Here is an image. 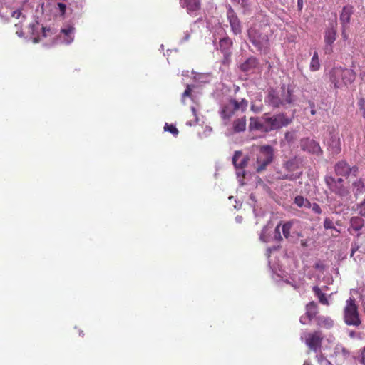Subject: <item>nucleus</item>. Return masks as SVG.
<instances>
[{"instance_id": "nucleus-42", "label": "nucleus", "mask_w": 365, "mask_h": 365, "mask_svg": "<svg viewBox=\"0 0 365 365\" xmlns=\"http://www.w3.org/2000/svg\"><path fill=\"white\" fill-rule=\"evenodd\" d=\"M349 29V27H342L341 26V35L344 40L347 39L348 35L346 34V30Z\"/></svg>"}, {"instance_id": "nucleus-48", "label": "nucleus", "mask_w": 365, "mask_h": 365, "mask_svg": "<svg viewBox=\"0 0 365 365\" xmlns=\"http://www.w3.org/2000/svg\"><path fill=\"white\" fill-rule=\"evenodd\" d=\"M361 362L365 365V347L364 348L362 352H361Z\"/></svg>"}, {"instance_id": "nucleus-13", "label": "nucleus", "mask_w": 365, "mask_h": 365, "mask_svg": "<svg viewBox=\"0 0 365 365\" xmlns=\"http://www.w3.org/2000/svg\"><path fill=\"white\" fill-rule=\"evenodd\" d=\"M248 36L251 43L259 50H262L267 41L266 36H262L256 29H250Z\"/></svg>"}, {"instance_id": "nucleus-14", "label": "nucleus", "mask_w": 365, "mask_h": 365, "mask_svg": "<svg viewBox=\"0 0 365 365\" xmlns=\"http://www.w3.org/2000/svg\"><path fill=\"white\" fill-rule=\"evenodd\" d=\"M328 149L333 155H337L341 152V140L338 133H330L327 142Z\"/></svg>"}, {"instance_id": "nucleus-40", "label": "nucleus", "mask_w": 365, "mask_h": 365, "mask_svg": "<svg viewBox=\"0 0 365 365\" xmlns=\"http://www.w3.org/2000/svg\"><path fill=\"white\" fill-rule=\"evenodd\" d=\"M316 106L319 111V110H327V109H328L327 104L324 103L323 101L320 104H317Z\"/></svg>"}, {"instance_id": "nucleus-3", "label": "nucleus", "mask_w": 365, "mask_h": 365, "mask_svg": "<svg viewBox=\"0 0 365 365\" xmlns=\"http://www.w3.org/2000/svg\"><path fill=\"white\" fill-rule=\"evenodd\" d=\"M281 89L280 93L273 89L270 90L266 98L269 105L273 108H279L294 102L292 91L289 88H286L285 86H282Z\"/></svg>"}, {"instance_id": "nucleus-12", "label": "nucleus", "mask_w": 365, "mask_h": 365, "mask_svg": "<svg viewBox=\"0 0 365 365\" xmlns=\"http://www.w3.org/2000/svg\"><path fill=\"white\" fill-rule=\"evenodd\" d=\"M227 19L229 20L231 30L235 34H240L242 32V25L238 16L235 13L234 10L230 6L227 11Z\"/></svg>"}, {"instance_id": "nucleus-18", "label": "nucleus", "mask_w": 365, "mask_h": 365, "mask_svg": "<svg viewBox=\"0 0 365 365\" xmlns=\"http://www.w3.org/2000/svg\"><path fill=\"white\" fill-rule=\"evenodd\" d=\"M249 128L251 130H260L267 133L264 120L260 121L257 118L255 117L250 118Z\"/></svg>"}, {"instance_id": "nucleus-39", "label": "nucleus", "mask_w": 365, "mask_h": 365, "mask_svg": "<svg viewBox=\"0 0 365 365\" xmlns=\"http://www.w3.org/2000/svg\"><path fill=\"white\" fill-rule=\"evenodd\" d=\"M349 336L351 339H355V338L361 339V334L359 332H356L355 331H350L349 332Z\"/></svg>"}, {"instance_id": "nucleus-8", "label": "nucleus", "mask_w": 365, "mask_h": 365, "mask_svg": "<svg viewBox=\"0 0 365 365\" xmlns=\"http://www.w3.org/2000/svg\"><path fill=\"white\" fill-rule=\"evenodd\" d=\"M337 24L336 23L332 24L329 28H327L324 33V52L327 54H330L333 52V43L336 39L337 36Z\"/></svg>"}, {"instance_id": "nucleus-1", "label": "nucleus", "mask_w": 365, "mask_h": 365, "mask_svg": "<svg viewBox=\"0 0 365 365\" xmlns=\"http://www.w3.org/2000/svg\"><path fill=\"white\" fill-rule=\"evenodd\" d=\"M247 107L248 101L245 98H242L240 101L230 98L227 102L222 105L219 112L224 125H227L230 124L232 118L237 110L245 112Z\"/></svg>"}, {"instance_id": "nucleus-59", "label": "nucleus", "mask_w": 365, "mask_h": 365, "mask_svg": "<svg viewBox=\"0 0 365 365\" xmlns=\"http://www.w3.org/2000/svg\"><path fill=\"white\" fill-rule=\"evenodd\" d=\"M303 365H309L308 364L304 363Z\"/></svg>"}, {"instance_id": "nucleus-21", "label": "nucleus", "mask_w": 365, "mask_h": 365, "mask_svg": "<svg viewBox=\"0 0 365 365\" xmlns=\"http://www.w3.org/2000/svg\"><path fill=\"white\" fill-rule=\"evenodd\" d=\"M317 325L324 329H331L334 326V321L329 317L318 316L316 317Z\"/></svg>"}, {"instance_id": "nucleus-37", "label": "nucleus", "mask_w": 365, "mask_h": 365, "mask_svg": "<svg viewBox=\"0 0 365 365\" xmlns=\"http://www.w3.org/2000/svg\"><path fill=\"white\" fill-rule=\"evenodd\" d=\"M309 107H310V113L312 115H314L316 114H317L319 112L315 103L314 101H309Z\"/></svg>"}, {"instance_id": "nucleus-31", "label": "nucleus", "mask_w": 365, "mask_h": 365, "mask_svg": "<svg viewBox=\"0 0 365 365\" xmlns=\"http://www.w3.org/2000/svg\"><path fill=\"white\" fill-rule=\"evenodd\" d=\"M282 225V223L280 222L274 229V237H273V240L277 242H280L282 241L283 238H282V236L281 235V232H280V225Z\"/></svg>"}, {"instance_id": "nucleus-38", "label": "nucleus", "mask_w": 365, "mask_h": 365, "mask_svg": "<svg viewBox=\"0 0 365 365\" xmlns=\"http://www.w3.org/2000/svg\"><path fill=\"white\" fill-rule=\"evenodd\" d=\"M311 209L315 214L320 215L322 213V209L317 203H312Z\"/></svg>"}, {"instance_id": "nucleus-17", "label": "nucleus", "mask_w": 365, "mask_h": 365, "mask_svg": "<svg viewBox=\"0 0 365 365\" xmlns=\"http://www.w3.org/2000/svg\"><path fill=\"white\" fill-rule=\"evenodd\" d=\"M182 8H185L190 14L199 11L201 9L200 0H180Z\"/></svg>"}, {"instance_id": "nucleus-26", "label": "nucleus", "mask_w": 365, "mask_h": 365, "mask_svg": "<svg viewBox=\"0 0 365 365\" xmlns=\"http://www.w3.org/2000/svg\"><path fill=\"white\" fill-rule=\"evenodd\" d=\"M353 192L354 195H359L363 192L365 185L363 179L359 178L352 183Z\"/></svg>"}, {"instance_id": "nucleus-58", "label": "nucleus", "mask_w": 365, "mask_h": 365, "mask_svg": "<svg viewBox=\"0 0 365 365\" xmlns=\"http://www.w3.org/2000/svg\"><path fill=\"white\" fill-rule=\"evenodd\" d=\"M37 42H38L37 38H34V43H37Z\"/></svg>"}, {"instance_id": "nucleus-36", "label": "nucleus", "mask_w": 365, "mask_h": 365, "mask_svg": "<svg viewBox=\"0 0 365 365\" xmlns=\"http://www.w3.org/2000/svg\"><path fill=\"white\" fill-rule=\"evenodd\" d=\"M324 227L325 229H332L334 228V223L332 222V220L329 218V217H327L324 219Z\"/></svg>"}, {"instance_id": "nucleus-23", "label": "nucleus", "mask_w": 365, "mask_h": 365, "mask_svg": "<svg viewBox=\"0 0 365 365\" xmlns=\"http://www.w3.org/2000/svg\"><path fill=\"white\" fill-rule=\"evenodd\" d=\"M257 64V58L251 57L240 65V69L244 72H248L255 68Z\"/></svg>"}, {"instance_id": "nucleus-50", "label": "nucleus", "mask_w": 365, "mask_h": 365, "mask_svg": "<svg viewBox=\"0 0 365 365\" xmlns=\"http://www.w3.org/2000/svg\"><path fill=\"white\" fill-rule=\"evenodd\" d=\"M42 31H43V36L46 37V36H47V33L46 32H50L51 29H46L45 27H43L42 28Z\"/></svg>"}, {"instance_id": "nucleus-6", "label": "nucleus", "mask_w": 365, "mask_h": 365, "mask_svg": "<svg viewBox=\"0 0 365 365\" xmlns=\"http://www.w3.org/2000/svg\"><path fill=\"white\" fill-rule=\"evenodd\" d=\"M274 158V149L271 145H262L259 148V153L257 155L256 171L260 173L266 169Z\"/></svg>"}, {"instance_id": "nucleus-30", "label": "nucleus", "mask_w": 365, "mask_h": 365, "mask_svg": "<svg viewBox=\"0 0 365 365\" xmlns=\"http://www.w3.org/2000/svg\"><path fill=\"white\" fill-rule=\"evenodd\" d=\"M292 227V223L291 222H287L282 225V230L283 235L285 238H289L290 236V230Z\"/></svg>"}, {"instance_id": "nucleus-19", "label": "nucleus", "mask_w": 365, "mask_h": 365, "mask_svg": "<svg viewBox=\"0 0 365 365\" xmlns=\"http://www.w3.org/2000/svg\"><path fill=\"white\" fill-rule=\"evenodd\" d=\"M232 41L229 37L221 38L219 42L220 49L223 54L229 56V53H232L230 49L232 46Z\"/></svg>"}, {"instance_id": "nucleus-55", "label": "nucleus", "mask_w": 365, "mask_h": 365, "mask_svg": "<svg viewBox=\"0 0 365 365\" xmlns=\"http://www.w3.org/2000/svg\"><path fill=\"white\" fill-rule=\"evenodd\" d=\"M361 81L365 83V71L364 73H361Z\"/></svg>"}, {"instance_id": "nucleus-10", "label": "nucleus", "mask_w": 365, "mask_h": 365, "mask_svg": "<svg viewBox=\"0 0 365 365\" xmlns=\"http://www.w3.org/2000/svg\"><path fill=\"white\" fill-rule=\"evenodd\" d=\"M300 147L304 151L313 155H320L322 153L319 144L314 140L309 138H303L300 140Z\"/></svg>"}, {"instance_id": "nucleus-51", "label": "nucleus", "mask_w": 365, "mask_h": 365, "mask_svg": "<svg viewBox=\"0 0 365 365\" xmlns=\"http://www.w3.org/2000/svg\"><path fill=\"white\" fill-rule=\"evenodd\" d=\"M312 205V203H311L308 200H307L305 205L303 207L311 209Z\"/></svg>"}, {"instance_id": "nucleus-54", "label": "nucleus", "mask_w": 365, "mask_h": 365, "mask_svg": "<svg viewBox=\"0 0 365 365\" xmlns=\"http://www.w3.org/2000/svg\"><path fill=\"white\" fill-rule=\"evenodd\" d=\"M283 178H284V179L291 180H294V179H295V178H294L292 175H285L284 177H283Z\"/></svg>"}, {"instance_id": "nucleus-44", "label": "nucleus", "mask_w": 365, "mask_h": 365, "mask_svg": "<svg viewBox=\"0 0 365 365\" xmlns=\"http://www.w3.org/2000/svg\"><path fill=\"white\" fill-rule=\"evenodd\" d=\"M251 110L254 113H259L262 110V108L257 106H255V105H252L250 108Z\"/></svg>"}, {"instance_id": "nucleus-56", "label": "nucleus", "mask_w": 365, "mask_h": 365, "mask_svg": "<svg viewBox=\"0 0 365 365\" xmlns=\"http://www.w3.org/2000/svg\"><path fill=\"white\" fill-rule=\"evenodd\" d=\"M232 2L233 4H240V0H232Z\"/></svg>"}, {"instance_id": "nucleus-35", "label": "nucleus", "mask_w": 365, "mask_h": 365, "mask_svg": "<svg viewBox=\"0 0 365 365\" xmlns=\"http://www.w3.org/2000/svg\"><path fill=\"white\" fill-rule=\"evenodd\" d=\"M192 93V88L190 85H187L186 89L182 95V101H184L185 98L190 97Z\"/></svg>"}, {"instance_id": "nucleus-15", "label": "nucleus", "mask_w": 365, "mask_h": 365, "mask_svg": "<svg viewBox=\"0 0 365 365\" xmlns=\"http://www.w3.org/2000/svg\"><path fill=\"white\" fill-rule=\"evenodd\" d=\"M354 14V7L351 5H346L342 8L339 15V21L342 27H349L351 17Z\"/></svg>"}, {"instance_id": "nucleus-52", "label": "nucleus", "mask_w": 365, "mask_h": 365, "mask_svg": "<svg viewBox=\"0 0 365 365\" xmlns=\"http://www.w3.org/2000/svg\"><path fill=\"white\" fill-rule=\"evenodd\" d=\"M297 6L299 9L301 10L303 6V0H297Z\"/></svg>"}, {"instance_id": "nucleus-7", "label": "nucleus", "mask_w": 365, "mask_h": 365, "mask_svg": "<svg viewBox=\"0 0 365 365\" xmlns=\"http://www.w3.org/2000/svg\"><path fill=\"white\" fill-rule=\"evenodd\" d=\"M301 339L310 351L314 353L321 351L324 336L320 331L305 332Z\"/></svg>"}, {"instance_id": "nucleus-2", "label": "nucleus", "mask_w": 365, "mask_h": 365, "mask_svg": "<svg viewBox=\"0 0 365 365\" xmlns=\"http://www.w3.org/2000/svg\"><path fill=\"white\" fill-rule=\"evenodd\" d=\"M356 76L354 70L341 66L334 67L329 72V80L335 88H341L351 84Z\"/></svg>"}, {"instance_id": "nucleus-27", "label": "nucleus", "mask_w": 365, "mask_h": 365, "mask_svg": "<svg viewBox=\"0 0 365 365\" xmlns=\"http://www.w3.org/2000/svg\"><path fill=\"white\" fill-rule=\"evenodd\" d=\"M309 68L312 71H317L320 68L319 55L317 51H314L313 54V56L311 59Z\"/></svg>"}, {"instance_id": "nucleus-22", "label": "nucleus", "mask_w": 365, "mask_h": 365, "mask_svg": "<svg viewBox=\"0 0 365 365\" xmlns=\"http://www.w3.org/2000/svg\"><path fill=\"white\" fill-rule=\"evenodd\" d=\"M246 117L243 115L233 121L232 130L235 133L243 132L246 129Z\"/></svg>"}, {"instance_id": "nucleus-11", "label": "nucleus", "mask_w": 365, "mask_h": 365, "mask_svg": "<svg viewBox=\"0 0 365 365\" xmlns=\"http://www.w3.org/2000/svg\"><path fill=\"white\" fill-rule=\"evenodd\" d=\"M324 181L329 189L335 194L341 197L349 195L348 188L345 187L343 185L336 183L334 177L327 175L324 178Z\"/></svg>"}, {"instance_id": "nucleus-53", "label": "nucleus", "mask_w": 365, "mask_h": 365, "mask_svg": "<svg viewBox=\"0 0 365 365\" xmlns=\"http://www.w3.org/2000/svg\"><path fill=\"white\" fill-rule=\"evenodd\" d=\"M335 182L338 183L339 185H343L344 180L342 178H335Z\"/></svg>"}, {"instance_id": "nucleus-46", "label": "nucleus", "mask_w": 365, "mask_h": 365, "mask_svg": "<svg viewBox=\"0 0 365 365\" xmlns=\"http://www.w3.org/2000/svg\"><path fill=\"white\" fill-rule=\"evenodd\" d=\"M231 53H229V56H226L225 54H223L224 56V58H223V63H229L230 61V56H231Z\"/></svg>"}, {"instance_id": "nucleus-32", "label": "nucleus", "mask_w": 365, "mask_h": 365, "mask_svg": "<svg viewBox=\"0 0 365 365\" xmlns=\"http://www.w3.org/2000/svg\"><path fill=\"white\" fill-rule=\"evenodd\" d=\"M164 129L165 131L172 133L174 136H177L178 134V130L174 125L165 123Z\"/></svg>"}, {"instance_id": "nucleus-57", "label": "nucleus", "mask_w": 365, "mask_h": 365, "mask_svg": "<svg viewBox=\"0 0 365 365\" xmlns=\"http://www.w3.org/2000/svg\"><path fill=\"white\" fill-rule=\"evenodd\" d=\"M192 110L194 113H195V108L194 107L192 108Z\"/></svg>"}, {"instance_id": "nucleus-20", "label": "nucleus", "mask_w": 365, "mask_h": 365, "mask_svg": "<svg viewBox=\"0 0 365 365\" xmlns=\"http://www.w3.org/2000/svg\"><path fill=\"white\" fill-rule=\"evenodd\" d=\"M318 313V307L316 302L314 301L309 302L306 305V315L308 318L309 322H311L313 319H316L317 314Z\"/></svg>"}, {"instance_id": "nucleus-43", "label": "nucleus", "mask_w": 365, "mask_h": 365, "mask_svg": "<svg viewBox=\"0 0 365 365\" xmlns=\"http://www.w3.org/2000/svg\"><path fill=\"white\" fill-rule=\"evenodd\" d=\"M299 320L302 324H307L309 322L306 314L305 316H302Z\"/></svg>"}, {"instance_id": "nucleus-9", "label": "nucleus", "mask_w": 365, "mask_h": 365, "mask_svg": "<svg viewBox=\"0 0 365 365\" xmlns=\"http://www.w3.org/2000/svg\"><path fill=\"white\" fill-rule=\"evenodd\" d=\"M334 170L337 175L348 177L351 173L356 176L359 168L354 165L351 167L345 160L339 161L334 166Z\"/></svg>"}, {"instance_id": "nucleus-49", "label": "nucleus", "mask_w": 365, "mask_h": 365, "mask_svg": "<svg viewBox=\"0 0 365 365\" xmlns=\"http://www.w3.org/2000/svg\"><path fill=\"white\" fill-rule=\"evenodd\" d=\"M300 244L304 247H306L308 246V242L307 240H301Z\"/></svg>"}, {"instance_id": "nucleus-41", "label": "nucleus", "mask_w": 365, "mask_h": 365, "mask_svg": "<svg viewBox=\"0 0 365 365\" xmlns=\"http://www.w3.org/2000/svg\"><path fill=\"white\" fill-rule=\"evenodd\" d=\"M240 4L244 9H248L250 7V2L248 0H240Z\"/></svg>"}, {"instance_id": "nucleus-4", "label": "nucleus", "mask_w": 365, "mask_h": 365, "mask_svg": "<svg viewBox=\"0 0 365 365\" xmlns=\"http://www.w3.org/2000/svg\"><path fill=\"white\" fill-rule=\"evenodd\" d=\"M262 120H264L266 123L267 133L280 129L288 125L292 122V120L284 113H278L272 116H269L266 113L263 115Z\"/></svg>"}, {"instance_id": "nucleus-5", "label": "nucleus", "mask_w": 365, "mask_h": 365, "mask_svg": "<svg viewBox=\"0 0 365 365\" xmlns=\"http://www.w3.org/2000/svg\"><path fill=\"white\" fill-rule=\"evenodd\" d=\"M344 322L347 325L358 327L361 323L358 311V307L355 304V300L353 298H349V299L346 302V306L344 311Z\"/></svg>"}, {"instance_id": "nucleus-45", "label": "nucleus", "mask_w": 365, "mask_h": 365, "mask_svg": "<svg viewBox=\"0 0 365 365\" xmlns=\"http://www.w3.org/2000/svg\"><path fill=\"white\" fill-rule=\"evenodd\" d=\"M58 6L61 10V13L63 14L66 11V5L63 3H58Z\"/></svg>"}, {"instance_id": "nucleus-24", "label": "nucleus", "mask_w": 365, "mask_h": 365, "mask_svg": "<svg viewBox=\"0 0 365 365\" xmlns=\"http://www.w3.org/2000/svg\"><path fill=\"white\" fill-rule=\"evenodd\" d=\"M312 291L314 293L315 296L319 299V302L324 305L328 306L329 302L325 295L321 290V289L317 286H314L312 287Z\"/></svg>"}, {"instance_id": "nucleus-47", "label": "nucleus", "mask_w": 365, "mask_h": 365, "mask_svg": "<svg viewBox=\"0 0 365 365\" xmlns=\"http://www.w3.org/2000/svg\"><path fill=\"white\" fill-rule=\"evenodd\" d=\"M264 233H265V229H264L262 232V234L260 235V240L262 242H268V240L266 238Z\"/></svg>"}, {"instance_id": "nucleus-28", "label": "nucleus", "mask_w": 365, "mask_h": 365, "mask_svg": "<svg viewBox=\"0 0 365 365\" xmlns=\"http://www.w3.org/2000/svg\"><path fill=\"white\" fill-rule=\"evenodd\" d=\"M285 168L289 171H294L299 168L298 160L296 158H291L284 164Z\"/></svg>"}, {"instance_id": "nucleus-25", "label": "nucleus", "mask_w": 365, "mask_h": 365, "mask_svg": "<svg viewBox=\"0 0 365 365\" xmlns=\"http://www.w3.org/2000/svg\"><path fill=\"white\" fill-rule=\"evenodd\" d=\"M351 228L359 231L364 226V220L360 217H353L350 221Z\"/></svg>"}, {"instance_id": "nucleus-29", "label": "nucleus", "mask_w": 365, "mask_h": 365, "mask_svg": "<svg viewBox=\"0 0 365 365\" xmlns=\"http://www.w3.org/2000/svg\"><path fill=\"white\" fill-rule=\"evenodd\" d=\"M74 28L71 26L67 29H61V32L67 37L66 43H70L73 41V37L71 36L73 34Z\"/></svg>"}, {"instance_id": "nucleus-16", "label": "nucleus", "mask_w": 365, "mask_h": 365, "mask_svg": "<svg viewBox=\"0 0 365 365\" xmlns=\"http://www.w3.org/2000/svg\"><path fill=\"white\" fill-rule=\"evenodd\" d=\"M249 160L247 155H243L242 151L237 150L234 153L232 163L237 170H243L247 165Z\"/></svg>"}, {"instance_id": "nucleus-34", "label": "nucleus", "mask_w": 365, "mask_h": 365, "mask_svg": "<svg viewBox=\"0 0 365 365\" xmlns=\"http://www.w3.org/2000/svg\"><path fill=\"white\" fill-rule=\"evenodd\" d=\"M358 106L362 116L365 118V99L361 98L358 102Z\"/></svg>"}, {"instance_id": "nucleus-33", "label": "nucleus", "mask_w": 365, "mask_h": 365, "mask_svg": "<svg viewBox=\"0 0 365 365\" xmlns=\"http://www.w3.org/2000/svg\"><path fill=\"white\" fill-rule=\"evenodd\" d=\"M307 198H304L302 195H297L294 198V203L299 207H303L305 205Z\"/></svg>"}]
</instances>
